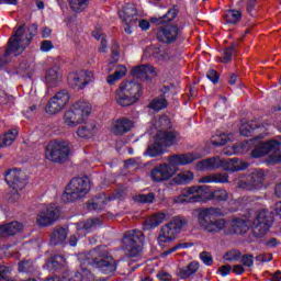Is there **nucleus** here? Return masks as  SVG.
<instances>
[{
	"mask_svg": "<svg viewBox=\"0 0 281 281\" xmlns=\"http://www.w3.org/2000/svg\"><path fill=\"white\" fill-rule=\"evenodd\" d=\"M123 245L128 258H139L144 247V233L139 229L127 231L123 238Z\"/></svg>",
	"mask_w": 281,
	"mask_h": 281,
	"instance_id": "nucleus-10",
	"label": "nucleus"
},
{
	"mask_svg": "<svg viewBox=\"0 0 281 281\" xmlns=\"http://www.w3.org/2000/svg\"><path fill=\"white\" fill-rule=\"evenodd\" d=\"M271 225H273V214L267 209L258 211L251 224L252 236L263 238L269 234Z\"/></svg>",
	"mask_w": 281,
	"mask_h": 281,
	"instance_id": "nucleus-11",
	"label": "nucleus"
},
{
	"mask_svg": "<svg viewBox=\"0 0 281 281\" xmlns=\"http://www.w3.org/2000/svg\"><path fill=\"white\" fill-rule=\"evenodd\" d=\"M243 19V12L236 9H229L224 13V21L231 25H236Z\"/></svg>",
	"mask_w": 281,
	"mask_h": 281,
	"instance_id": "nucleus-40",
	"label": "nucleus"
},
{
	"mask_svg": "<svg viewBox=\"0 0 281 281\" xmlns=\"http://www.w3.org/2000/svg\"><path fill=\"white\" fill-rule=\"evenodd\" d=\"M20 232H23V224L21 222H11L0 225V238L16 236Z\"/></svg>",
	"mask_w": 281,
	"mask_h": 281,
	"instance_id": "nucleus-28",
	"label": "nucleus"
},
{
	"mask_svg": "<svg viewBox=\"0 0 281 281\" xmlns=\"http://www.w3.org/2000/svg\"><path fill=\"white\" fill-rule=\"evenodd\" d=\"M70 100L71 94H69V90L61 89L48 100L45 106V111L48 115H58V113L67 108V104H69Z\"/></svg>",
	"mask_w": 281,
	"mask_h": 281,
	"instance_id": "nucleus-16",
	"label": "nucleus"
},
{
	"mask_svg": "<svg viewBox=\"0 0 281 281\" xmlns=\"http://www.w3.org/2000/svg\"><path fill=\"white\" fill-rule=\"evenodd\" d=\"M146 153L149 157H159V155H161L164 150L161 149V145L155 143L154 145L147 148Z\"/></svg>",
	"mask_w": 281,
	"mask_h": 281,
	"instance_id": "nucleus-50",
	"label": "nucleus"
},
{
	"mask_svg": "<svg viewBox=\"0 0 281 281\" xmlns=\"http://www.w3.org/2000/svg\"><path fill=\"white\" fill-rule=\"evenodd\" d=\"M36 32H38V25L32 24L27 27L26 24L20 25L14 34L9 38L8 47L4 50V55L0 58V67L3 65H8L10 63L9 57L11 54L14 56H19L23 54L29 45L32 43L34 36H36Z\"/></svg>",
	"mask_w": 281,
	"mask_h": 281,
	"instance_id": "nucleus-1",
	"label": "nucleus"
},
{
	"mask_svg": "<svg viewBox=\"0 0 281 281\" xmlns=\"http://www.w3.org/2000/svg\"><path fill=\"white\" fill-rule=\"evenodd\" d=\"M135 102H137V98L131 97V94H127L120 89L117 90L116 103L120 106H132Z\"/></svg>",
	"mask_w": 281,
	"mask_h": 281,
	"instance_id": "nucleus-38",
	"label": "nucleus"
},
{
	"mask_svg": "<svg viewBox=\"0 0 281 281\" xmlns=\"http://www.w3.org/2000/svg\"><path fill=\"white\" fill-rule=\"evenodd\" d=\"M238 43L234 42L233 44H231V46H228L227 48L224 49V55L222 58H218L220 63H231L232 61V57L234 56V52L237 47Z\"/></svg>",
	"mask_w": 281,
	"mask_h": 281,
	"instance_id": "nucleus-44",
	"label": "nucleus"
},
{
	"mask_svg": "<svg viewBox=\"0 0 281 281\" xmlns=\"http://www.w3.org/2000/svg\"><path fill=\"white\" fill-rule=\"evenodd\" d=\"M156 137L161 146L170 148V146H177L181 142V136L177 131H158Z\"/></svg>",
	"mask_w": 281,
	"mask_h": 281,
	"instance_id": "nucleus-22",
	"label": "nucleus"
},
{
	"mask_svg": "<svg viewBox=\"0 0 281 281\" xmlns=\"http://www.w3.org/2000/svg\"><path fill=\"white\" fill-rule=\"evenodd\" d=\"M69 5L74 12H83L89 5V0H69Z\"/></svg>",
	"mask_w": 281,
	"mask_h": 281,
	"instance_id": "nucleus-43",
	"label": "nucleus"
},
{
	"mask_svg": "<svg viewBox=\"0 0 281 281\" xmlns=\"http://www.w3.org/2000/svg\"><path fill=\"white\" fill-rule=\"evenodd\" d=\"M257 260H260V262H271V260H273V255L271 254L260 255L257 257Z\"/></svg>",
	"mask_w": 281,
	"mask_h": 281,
	"instance_id": "nucleus-63",
	"label": "nucleus"
},
{
	"mask_svg": "<svg viewBox=\"0 0 281 281\" xmlns=\"http://www.w3.org/2000/svg\"><path fill=\"white\" fill-rule=\"evenodd\" d=\"M239 133L244 137H255L254 139H250L245 144H241V150H245V148L247 150V147L251 146L254 142H256V139H262V135L260 133H265V126L260 125L258 121H249L240 125Z\"/></svg>",
	"mask_w": 281,
	"mask_h": 281,
	"instance_id": "nucleus-18",
	"label": "nucleus"
},
{
	"mask_svg": "<svg viewBox=\"0 0 281 281\" xmlns=\"http://www.w3.org/2000/svg\"><path fill=\"white\" fill-rule=\"evenodd\" d=\"M218 209L207 207L202 209L198 214V223L206 234H221L227 229V220L217 217Z\"/></svg>",
	"mask_w": 281,
	"mask_h": 281,
	"instance_id": "nucleus-4",
	"label": "nucleus"
},
{
	"mask_svg": "<svg viewBox=\"0 0 281 281\" xmlns=\"http://www.w3.org/2000/svg\"><path fill=\"white\" fill-rule=\"evenodd\" d=\"M265 245H266V247L273 248V247H278L279 243H278V239L276 237H272V238L266 240Z\"/></svg>",
	"mask_w": 281,
	"mask_h": 281,
	"instance_id": "nucleus-64",
	"label": "nucleus"
},
{
	"mask_svg": "<svg viewBox=\"0 0 281 281\" xmlns=\"http://www.w3.org/2000/svg\"><path fill=\"white\" fill-rule=\"evenodd\" d=\"M166 106H168V101L164 97L156 98L149 103V109H153V111H161V109H166Z\"/></svg>",
	"mask_w": 281,
	"mask_h": 281,
	"instance_id": "nucleus-45",
	"label": "nucleus"
},
{
	"mask_svg": "<svg viewBox=\"0 0 281 281\" xmlns=\"http://www.w3.org/2000/svg\"><path fill=\"white\" fill-rule=\"evenodd\" d=\"M126 66H117L116 70L114 71V76L119 79L122 80V78H124V76H126Z\"/></svg>",
	"mask_w": 281,
	"mask_h": 281,
	"instance_id": "nucleus-57",
	"label": "nucleus"
},
{
	"mask_svg": "<svg viewBox=\"0 0 281 281\" xmlns=\"http://www.w3.org/2000/svg\"><path fill=\"white\" fill-rule=\"evenodd\" d=\"M206 77L209 78V80H211V82H213L214 85H216V82H218V72L214 69H211L207 71Z\"/></svg>",
	"mask_w": 281,
	"mask_h": 281,
	"instance_id": "nucleus-58",
	"label": "nucleus"
},
{
	"mask_svg": "<svg viewBox=\"0 0 281 281\" xmlns=\"http://www.w3.org/2000/svg\"><path fill=\"white\" fill-rule=\"evenodd\" d=\"M227 142H229L227 134H218L211 137V144L213 146H225Z\"/></svg>",
	"mask_w": 281,
	"mask_h": 281,
	"instance_id": "nucleus-47",
	"label": "nucleus"
},
{
	"mask_svg": "<svg viewBox=\"0 0 281 281\" xmlns=\"http://www.w3.org/2000/svg\"><path fill=\"white\" fill-rule=\"evenodd\" d=\"M4 181L15 192L10 198V201H19L21 199V190H23L27 186V181L25 180V173L19 168H11L4 172Z\"/></svg>",
	"mask_w": 281,
	"mask_h": 281,
	"instance_id": "nucleus-12",
	"label": "nucleus"
},
{
	"mask_svg": "<svg viewBox=\"0 0 281 281\" xmlns=\"http://www.w3.org/2000/svg\"><path fill=\"white\" fill-rule=\"evenodd\" d=\"M37 110L38 104L34 103L24 111V114L26 115V117H30V115H32V113H36Z\"/></svg>",
	"mask_w": 281,
	"mask_h": 281,
	"instance_id": "nucleus-61",
	"label": "nucleus"
},
{
	"mask_svg": "<svg viewBox=\"0 0 281 281\" xmlns=\"http://www.w3.org/2000/svg\"><path fill=\"white\" fill-rule=\"evenodd\" d=\"M134 123L128 117H121L112 121L110 132L113 135H124L133 130Z\"/></svg>",
	"mask_w": 281,
	"mask_h": 281,
	"instance_id": "nucleus-23",
	"label": "nucleus"
},
{
	"mask_svg": "<svg viewBox=\"0 0 281 281\" xmlns=\"http://www.w3.org/2000/svg\"><path fill=\"white\" fill-rule=\"evenodd\" d=\"M70 100L71 94H69V90L61 89L48 100L45 106V111L48 115H58V113L67 108V104H69Z\"/></svg>",
	"mask_w": 281,
	"mask_h": 281,
	"instance_id": "nucleus-14",
	"label": "nucleus"
},
{
	"mask_svg": "<svg viewBox=\"0 0 281 281\" xmlns=\"http://www.w3.org/2000/svg\"><path fill=\"white\" fill-rule=\"evenodd\" d=\"M100 218L94 217V218H89L83 222L77 223V229L80 232V229H83L85 232H93L98 225H100Z\"/></svg>",
	"mask_w": 281,
	"mask_h": 281,
	"instance_id": "nucleus-41",
	"label": "nucleus"
},
{
	"mask_svg": "<svg viewBox=\"0 0 281 281\" xmlns=\"http://www.w3.org/2000/svg\"><path fill=\"white\" fill-rule=\"evenodd\" d=\"M70 100L71 94H69V90L61 89L48 100L45 106V111L48 115H58V113L67 108V104H69Z\"/></svg>",
	"mask_w": 281,
	"mask_h": 281,
	"instance_id": "nucleus-15",
	"label": "nucleus"
},
{
	"mask_svg": "<svg viewBox=\"0 0 281 281\" xmlns=\"http://www.w3.org/2000/svg\"><path fill=\"white\" fill-rule=\"evenodd\" d=\"M199 267L198 261H191L188 266L180 268L178 276L181 280H188L190 276H194L199 271Z\"/></svg>",
	"mask_w": 281,
	"mask_h": 281,
	"instance_id": "nucleus-36",
	"label": "nucleus"
},
{
	"mask_svg": "<svg viewBox=\"0 0 281 281\" xmlns=\"http://www.w3.org/2000/svg\"><path fill=\"white\" fill-rule=\"evenodd\" d=\"M243 267H254V256L252 255H244L241 257Z\"/></svg>",
	"mask_w": 281,
	"mask_h": 281,
	"instance_id": "nucleus-56",
	"label": "nucleus"
},
{
	"mask_svg": "<svg viewBox=\"0 0 281 281\" xmlns=\"http://www.w3.org/2000/svg\"><path fill=\"white\" fill-rule=\"evenodd\" d=\"M247 232H249V222L243 218H234L227 234H247Z\"/></svg>",
	"mask_w": 281,
	"mask_h": 281,
	"instance_id": "nucleus-31",
	"label": "nucleus"
},
{
	"mask_svg": "<svg viewBox=\"0 0 281 281\" xmlns=\"http://www.w3.org/2000/svg\"><path fill=\"white\" fill-rule=\"evenodd\" d=\"M119 16L122 23L125 24L124 31L126 34H132V25H135L139 21V14L137 13V8L133 3L125 4L122 10L119 11Z\"/></svg>",
	"mask_w": 281,
	"mask_h": 281,
	"instance_id": "nucleus-20",
	"label": "nucleus"
},
{
	"mask_svg": "<svg viewBox=\"0 0 281 281\" xmlns=\"http://www.w3.org/2000/svg\"><path fill=\"white\" fill-rule=\"evenodd\" d=\"M188 217L182 215L173 216L167 224L160 227L158 235L159 245H166V243H172L179 236L180 233L188 227Z\"/></svg>",
	"mask_w": 281,
	"mask_h": 281,
	"instance_id": "nucleus-6",
	"label": "nucleus"
},
{
	"mask_svg": "<svg viewBox=\"0 0 281 281\" xmlns=\"http://www.w3.org/2000/svg\"><path fill=\"white\" fill-rule=\"evenodd\" d=\"M65 240H67V229L60 226L53 228V232L50 233L49 245L56 247V245H63Z\"/></svg>",
	"mask_w": 281,
	"mask_h": 281,
	"instance_id": "nucleus-30",
	"label": "nucleus"
},
{
	"mask_svg": "<svg viewBox=\"0 0 281 281\" xmlns=\"http://www.w3.org/2000/svg\"><path fill=\"white\" fill-rule=\"evenodd\" d=\"M40 49L41 52H50V49H54V43L49 40H44L41 43Z\"/></svg>",
	"mask_w": 281,
	"mask_h": 281,
	"instance_id": "nucleus-55",
	"label": "nucleus"
},
{
	"mask_svg": "<svg viewBox=\"0 0 281 281\" xmlns=\"http://www.w3.org/2000/svg\"><path fill=\"white\" fill-rule=\"evenodd\" d=\"M92 267L99 269L104 276H111L117 271V261L111 254L102 248H94L89 252Z\"/></svg>",
	"mask_w": 281,
	"mask_h": 281,
	"instance_id": "nucleus-5",
	"label": "nucleus"
},
{
	"mask_svg": "<svg viewBox=\"0 0 281 281\" xmlns=\"http://www.w3.org/2000/svg\"><path fill=\"white\" fill-rule=\"evenodd\" d=\"M63 82V74H60V68L58 66H53L45 74V83L47 87H57Z\"/></svg>",
	"mask_w": 281,
	"mask_h": 281,
	"instance_id": "nucleus-29",
	"label": "nucleus"
},
{
	"mask_svg": "<svg viewBox=\"0 0 281 281\" xmlns=\"http://www.w3.org/2000/svg\"><path fill=\"white\" fill-rule=\"evenodd\" d=\"M183 34V26L177 24H165L156 30V38L162 45H175Z\"/></svg>",
	"mask_w": 281,
	"mask_h": 281,
	"instance_id": "nucleus-13",
	"label": "nucleus"
},
{
	"mask_svg": "<svg viewBox=\"0 0 281 281\" xmlns=\"http://www.w3.org/2000/svg\"><path fill=\"white\" fill-rule=\"evenodd\" d=\"M157 278H158V280H161V281H170V280H172V276H170V273L164 272V271L159 272L157 274Z\"/></svg>",
	"mask_w": 281,
	"mask_h": 281,
	"instance_id": "nucleus-62",
	"label": "nucleus"
},
{
	"mask_svg": "<svg viewBox=\"0 0 281 281\" xmlns=\"http://www.w3.org/2000/svg\"><path fill=\"white\" fill-rule=\"evenodd\" d=\"M90 190L91 184L89 183V178H74L61 194V201L64 203H74L80 199H85Z\"/></svg>",
	"mask_w": 281,
	"mask_h": 281,
	"instance_id": "nucleus-8",
	"label": "nucleus"
},
{
	"mask_svg": "<svg viewBox=\"0 0 281 281\" xmlns=\"http://www.w3.org/2000/svg\"><path fill=\"white\" fill-rule=\"evenodd\" d=\"M119 89L132 98H136V100H139L144 93L142 85L137 81H123L120 83Z\"/></svg>",
	"mask_w": 281,
	"mask_h": 281,
	"instance_id": "nucleus-25",
	"label": "nucleus"
},
{
	"mask_svg": "<svg viewBox=\"0 0 281 281\" xmlns=\"http://www.w3.org/2000/svg\"><path fill=\"white\" fill-rule=\"evenodd\" d=\"M92 106L87 101H78L64 113V124L70 128L82 124L91 115Z\"/></svg>",
	"mask_w": 281,
	"mask_h": 281,
	"instance_id": "nucleus-7",
	"label": "nucleus"
},
{
	"mask_svg": "<svg viewBox=\"0 0 281 281\" xmlns=\"http://www.w3.org/2000/svg\"><path fill=\"white\" fill-rule=\"evenodd\" d=\"M60 218V207L56 204H49L43 207L36 217V224L40 227H49Z\"/></svg>",
	"mask_w": 281,
	"mask_h": 281,
	"instance_id": "nucleus-19",
	"label": "nucleus"
},
{
	"mask_svg": "<svg viewBox=\"0 0 281 281\" xmlns=\"http://www.w3.org/2000/svg\"><path fill=\"white\" fill-rule=\"evenodd\" d=\"M265 183V171L262 170H256L250 176V186L247 182H244L243 188L245 190H254V188H258L259 186H262Z\"/></svg>",
	"mask_w": 281,
	"mask_h": 281,
	"instance_id": "nucleus-33",
	"label": "nucleus"
},
{
	"mask_svg": "<svg viewBox=\"0 0 281 281\" xmlns=\"http://www.w3.org/2000/svg\"><path fill=\"white\" fill-rule=\"evenodd\" d=\"M63 262H65V257L55 255L50 258L49 265H52L53 269H58V267H63Z\"/></svg>",
	"mask_w": 281,
	"mask_h": 281,
	"instance_id": "nucleus-54",
	"label": "nucleus"
},
{
	"mask_svg": "<svg viewBox=\"0 0 281 281\" xmlns=\"http://www.w3.org/2000/svg\"><path fill=\"white\" fill-rule=\"evenodd\" d=\"M240 256H243V255L240 254L239 250L233 249V250L227 251L224 255V260H227L228 262H236V261L240 260Z\"/></svg>",
	"mask_w": 281,
	"mask_h": 281,
	"instance_id": "nucleus-49",
	"label": "nucleus"
},
{
	"mask_svg": "<svg viewBox=\"0 0 281 281\" xmlns=\"http://www.w3.org/2000/svg\"><path fill=\"white\" fill-rule=\"evenodd\" d=\"M198 183H229V176L227 173H211L200 178Z\"/></svg>",
	"mask_w": 281,
	"mask_h": 281,
	"instance_id": "nucleus-32",
	"label": "nucleus"
},
{
	"mask_svg": "<svg viewBox=\"0 0 281 281\" xmlns=\"http://www.w3.org/2000/svg\"><path fill=\"white\" fill-rule=\"evenodd\" d=\"M200 259L207 267H212V265H214V258H212V254L209 251H202L200 254Z\"/></svg>",
	"mask_w": 281,
	"mask_h": 281,
	"instance_id": "nucleus-52",
	"label": "nucleus"
},
{
	"mask_svg": "<svg viewBox=\"0 0 281 281\" xmlns=\"http://www.w3.org/2000/svg\"><path fill=\"white\" fill-rule=\"evenodd\" d=\"M193 180L194 173L190 170H184L175 176L172 183H176V186H186V183H191Z\"/></svg>",
	"mask_w": 281,
	"mask_h": 281,
	"instance_id": "nucleus-37",
	"label": "nucleus"
},
{
	"mask_svg": "<svg viewBox=\"0 0 281 281\" xmlns=\"http://www.w3.org/2000/svg\"><path fill=\"white\" fill-rule=\"evenodd\" d=\"M138 203H153L155 201V193L139 194L136 196Z\"/></svg>",
	"mask_w": 281,
	"mask_h": 281,
	"instance_id": "nucleus-53",
	"label": "nucleus"
},
{
	"mask_svg": "<svg viewBox=\"0 0 281 281\" xmlns=\"http://www.w3.org/2000/svg\"><path fill=\"white\" fill-rule=\"evenodd\" d=\"M108 201H111V198H106L104 195L94 198L88 202V210H104Z\"/></svg>",
	"mask_w": 281,
	"mask_h": 281,
	"instance_id": "nucleus-42",
	"label": "nucleus"
},
{
	"mask_svg": "<svg viewBox=\"0 0 281 281\" xmlns=\"http://www.w3.org/2000/svg\"><path fill=\"white\" fill-rule=\"evenodd\" d=\"M188 247H190V244L188 243H181V244H177L176 246L171 247L168 250H165L162 252L164 258H166V256H170V254H175V251H178V249H188Z\"/></svg>",
	"mask_w": 281,
	"mask_h": 281,
	"instance_id": "nucleus-51",
	"label": "nucleus"
},
{
	"mask_svg": "<svg viewBox=\"0 0 281 281\" xmlns=\"http://www.w3.org/2000/svg\"><path fill=\"white\" fill-rule=\"evenodd\" d=\"M94 80L95 76L92 71L80 70L68 75V85L71 89H85L87 85H90Z\"/></svg>",
	"mask_w": 281,
	"mask_h": 281,
	"instance_id": "nucleus-21",
	"label": "nucleus"
},
{
	"mask_svg": "<svg viewBox=\"0 0 281 281\" xmlns=\"http://www.w3.org/2000/svg\"><path fill=\"white\" fill-rule=\"evenodd\" d=\"M178 14H179V10L173 7L169 9L164 16L151 18L150 22L154 23V25H164V23H170V21H175Z\"/></svg>",
	"mask_w": 281,
	"mask_h": 281,
	"instance_id": "nucleus-35",
	"label": "nucleus"
},
{
	"mask_svg": "<svg viewBox=\"0 0 281 281\" xmlns=\"http://www.w3.org/2000/svg\"><path fill=\"white\" fill-rule=\"evenodd\" d=\"M19 271L22 273H32L34 271V262L32 260H23L19 263Z\"/></svg>",
	"mask_w": 281,
	"mask_h": 281,
	"instance_id": "nucleus-48",
	"label": "nucleus"
},
{
	"mask_svg": "<svg viewBox=\"0 0 281 281\" xmlns=\"http://www.w3.org/2000/svg\"><path fill=\"white\" fill-rule=\"evenodd\" d=\"M164 221H166V214L158 212V213H155V214L148 216L145 220L144 225H145L146 229H155V227H159V225H161V223H164Z\"/></svg>",
	"mask_w": 281,
	"mask_h": 281,
	"instance_id": "nucleus-34",
	"label": "nucleus"
},
{
	"mask_svg": "<svg viewBox=\"0 0 281 281\" xmlns=\"http://www.w3.org/2000/svg\"><path fill=\"white\" fill-rule=\"evenodd\" d=\"M269 153H272L277 161H281V142L272 139L255 145L251 157L259 159V157H265V155H269Z\"/></svg>",
	"mask_w": 281,
	"mask_h": 281,
	"instance_id": "nucleus-17",
	"label": "nucleus"
},
{
	"mask_svg": "<svg viewBox=\"0 0 281 281\" xmlns=\"http://www.w3.org/2000/svg\"><path fill=\"white\" fill-rule=\"evenodd\" d=\"M195 168L202 172L205 170H218V168H223V158L212 157L201 160L195 165Z\"/></svg>",
	"mask_w": 281,
	"mask_h": 281,
	"instance_id": "nucleus-27",
	"label": "nucleus"
},
{
	"mask_svg": "<svg viewBox=\"0 0 281 281\" xmlns=\"http://www.w3.org/2000/svg\"><path fill=\"white\" fill-rule=\"evenodd\" d=\"M218 272L223 277L229 276V273H232V266H229V265L222 266V267L218 268Z\"/></svg>",
	"mask_w": 281,
	"mask_h": 281,
	"instance_id": "nucleus-60",
	"label": "nucleus"
},
{
	"mask_svg": "<svg viewBox=\"0 0 281 281\" xmlns=\"http://www.w3.org/2000/svg\"><path fill=\"white\" fill-rule=\"evenodd\" d=\"M18 135H19V130L16 128L9 130L3 136L0 137V148H3L5 146H12Z\"/></svg>",
	"mask_w": 281,
	"mask_h": 281,
	"instance_id": "nucleus-39",
	"label": "nucleus"
},
{
	"mask_svg": "<svg viewBox=\"0 0 281 281\" xmlns=\"http://www.w3.org/2000/svg\"><path fill=\"white\" fill-rule=\"evenodd\" d=\"M180 201L186 203H207V201H227L229 193L227 190L220 189L213 192L207 186H192L184 188L180 194Z\"/></svg>",
	"mask_w": 281,
	"mask_h": 281,
	"instance_id": "nucleus-3",
	"label": "nucleus"
},
{
	"mask_svg": "<svg viewBox=\"0 0 281 281\" xmlns=\"http://www.w3.org/2000/svg\"><path fill=\"white\" fill-rule=\"evenodd\" d=\"M93 128H94L93 125H85V126L78 127L77 135L82 139H89V137L93 136Z\"/></svg>",
	"mask_w": 281,
	"mask_h": 281,
	"instance_id": "nucleus-46",
	"label": "nucleus"
},
{
	"mask_svg": "<svg viewBox=\"0 0 281 281\" xmlns=\"http://www.w3.org/2000/svg\"><path fill=\"white\" fill-rule=\"evenodd\" d=\"M256 3H258V0H248L247 4H246V10L248 12V14H250L251 16L254 15V10H256Z\"/></svg>",
	"mask_w": 281,
	"mask_h": 281,
	"instance_id": "nucleus-59",
	"label": "nucleus"
},
{
	"mask_svg": "<svg viewBox=\"0 0 281 281\" xmlns=\"http://www.w3.org/2000/svg\"><path fill=\"white\" fill-rule=\"evenodd\" d=\"M196 159H201V155L199 154H180L169 156V164H160L151 169L150 176L151 181L155 183H161L162 181H168L175 177V169L172 166H188V164H192L196 161Z\"/></svg>",
	"mask_w": 281,
	"mask_h": 281,
	"instance_id": "nucleus-2",
	"label": "nucleus"
},
{
	"mask_svg": "<svg viewBox=\"0 0 281 281\" xmlns=\"http://www.w3.org/2000/svg\"><path fill=\"white\" fill-rule=\"evenodd\" d=\"M71 155V144L67 140H52L45 148V159L53 164H66Z\"/></svg>",
	"mask_w": 281,
	"mask_h": 281,
	"instance_id": "nucleus-9",
	"label": "nucleus"
},
{
	"mask_svg": "<svg viewBox=\"0 0 281 281\" xmlns=\"http://www.w3.org/2000/svg\"><path fill=\"white\" fill-rule=\"evenodd\" d=\"M222 168L223 170H226L229 172H238L240 170H247V168H249V164L238 158H228V159H222Z\"/></svg>",
	"mask_w": 281,
	"mask_h": 281,
	"instance_id": "nucleus-26",
	"label": "nucleus"
},
{
	"mask_svg": "<svg viewBox=\"0 0 281 281\" xmlns=\"http://www.w3.org/2000/svg\"><path fill=\"white\" fill-rule=\"evenodd\" d=\"M131 76L139 78V80H153V78H157V68L150 65L135 66L131 70Z\"/></svg>",
	"mask_w": 281,
	"mask_h": 281,
	"instance_id": "nucleus-24",
	"label": "nucleus"
}]
</instances>
